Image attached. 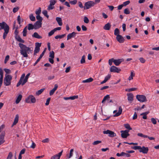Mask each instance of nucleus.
<instances>
[{
    "label": "nucleus",
    "mask_w": 159,
    "mask_h": 159,
    "mask_svg": "<svg viewBox=\"0 0 159 159\" xmlns=\"http://www.w3.org/2000/svg\"><path fill=\"white\" fill-rule=\"evenodd\" d=\"M4 29V32L3 35V38L5 39L9 32V27L8 25L4 22L0 23V30Z\"/></svg>",
    "instance_id": "obj_1"
},
{
    "label": "nucleus",
    "mask_w": 159,
    "mask_h": 159,
    "mask_svg": "<svg viewBox=\"0 0 159 159\" xmlns=\"http://www.w3.org/2000/svg\"><path fill=\"white\" fill-rule=\"evenodd\" d=\"M30 75V73H28L25 77V74H23L21 76L20 80L17 83L16 86H19L20 84L24 85L27 81L29 76Z\"/></svg>",
    "instance_id": "obj_2"
},
{
    "label": "nucleus",
    "mask_w": 159,
    "mask_h": 159,
    "mask_svg": "<svg viewBox=\"0 0 159 159\" xmlns=\"http://www.w3.org/2000/svg\"><path fill=\"white\" fill-rule=\"evenodd\" d=\"M19 46L21 50L20 53L23 55L24 57H27L28 56L27 53V52L29 50V48L27 47L25 45L22 43H19Z\"/></svg>",
    "instance_id": "obj_3"
},
{
    "label": "nucleus",
    "mask_w": 159,
    "mask_h": 159,
    "mask_svg": "<svg viewBox=\"0 0 159 159\" xmlns=\"http://www.w3.org/2000/svg\"><path fill=\"white\" fill-rule=\"evenodd\" d=\"M132 148L135 150H139L140 152H142L144 154H146L148 151V147H145L143 146L142 147L140 146H134L132 147Z\"/></svg>",
    "instance_id": "obj_4"
},
{
    "label": "nucleus",
    "mask_w": 159,
    "mask_h": 159,
    "mask_svg": "<svg viewBox=\"0 0 159 159\" xmlns=\"http://www.w3.org/2000/svg\"><path fill=\"white\" fill-rule=\"evenodd\" d=\"M12 79V77L11 75H6L4 80V85L6 86L10 85L11 84Z\"/></svg>",
    "instance_id": "obj_5"
},
{
    "label": "nucleus",
    "mask_w": 159,
    "mask_h": 159,
    "mask_svg": "<svg viewBox=\"0 0 159 159\" xmlns=\"http://www.w3.org/2000/svg\"><path fill=\"white\" fill-rule=\"evenodd\" d=\"M42 23L36 21L34 25L30 24V30L38 29L42 26Z\"/></svg>",
    "instance_id": "obj_6"
},
{
    "label": "nucleus",
    "mask_w": 159,
    "mask_h": 159,
    "mask_svg": "<svg viewBox=\"0 0 159 159\" xmlns=\"http://www.w3.org/2000/svg\"><path fill=\"white\" fill-rule=\"evenodd\" d=\"M95 5L93 1H88L85 3L84 9H89L91 7L94 6Z\"/></svg>",
    "instance_id": "obj_7"
},
{
    "label": "nucleus",
    "mask_w": 159,
    "mask_h": 159,
    "mask_svg": "<svg viewBox=\"0 0 159 159\" xmlns=\"http://www.w3.org/2000/svg\"><path fill=\"white\" fill-rule=\"evenodd\" d=\"M136 98L137 99L141 102H143L147 101L146 97L143 95H137Z\"/></svg>",
    "instance_id": "obj_8"
},
{
    "label": "nucleus",
    "mask_w": 159,
    "mask_h": 159,
    "mask_svg": "<svg viewBox=\"0 0 159 159\" xmlns=\"http://www.w3.org/2000/svg\"><path fill=\"white\" fill-rule=\"evenodd\" d=\"M104 134H108V136L110 137H113L116 136V134L114 132L109 130H107L106 131H103Z\"/></svg>",
    "instance_id": "obj_9"
},
{
    "label": "nucleus",
    "mask_w": 159,
    "mask_h": 159,
    "mask_svg": "<svg viewBox=\"0 0 159 159\" xmlns=\"http://www.w3.org/2000/svg\"><path fill=\"white\" fill-rule=\"evenodd\" d=\"M56 2V0H50V4L48 7V9L50 10L53 9L54 8L53 6L55 4Z\"/></svg>",
    "instance_id": "obj_10"
},
{
    "label": "nucleus",
    "mask_w": 159,
    "mask_h": 159,
    "mask_svg": "<svg viewBox=\"0 0 159 159\" xmlns=\"http://www.w3.org/2000/svg\"><path fill=\"white\" fill-rule=\"evenodd\" d=\"M129 130H126L124 131L121 130L120 132L121 134V137L123 138H126L129 135Z\"/></svg>",
    "instance_id": "obj_11"
},
{
    "label": "nucleus",
    "mask_w": 159,
    "mask_h": 159,
    "mask_svg": "<svg viewBox=\"0 0 159 159\" xmlns=\"http://www.w3.org/2000/svg\"><path fill=\"white\" fill-rule=\"evenodd\" d=\"M120 70H121L120 69H118L117 67L114 66H111L110 69V71L111 72L118 73Z\"/></svg>",
    "instance_id": "obj_12"
},
{
    "label": "nucleus",
    "mask_w": 159,
    "mask_h": 159,
    "mask_svg": "<svg viewBox=\"0 0 159 159\" xmlns=\"http://www.w3.org/2000/svg\"><path fill=\"white\" fill-rule=\"evenodd\" d=\"M122 109L121 107H119V110L118 112H117V110H115L113 111V113H116L114 115V116H120L122 112Z\"/></svg>",
    "instance_id": "obj_13"
},
{
    "label": "nucleus",
    "mask_w": 159,
    "mask_h": 159,
    "mask_svg": "<svg viewBox=\"0 0 159 159\" xmlns=\"http://www.w3.org/2000/svg\"><path fill=\"white\" fill-rule=\"evenodd\" d=\"M62 152L63 150H62L58 154H56L53 156H52L51 157V159H60V157L62 154Z\"/></svg>",
    "instance_id": "obj_14"
},
{
    "label": "nucleus",
    "mask_w": 159,
    "mask_h": 159,
    "mask_svg": "<svg viewBox=\"0 0 159 159\" xmlns=\"http://www.w3.org/2000/svg\"><path fill=\"white\" fill-rule=\"evenodd\" d=\"M128 96V100L130 102H132L133 100L134 96L133 94L131 93H128L127 94Z\"/></svg>",
    "instance_id": "obj_15"
},
{
    "label": "nucleus",
    "mask_w": 159,
    "mask_h": 159,
    "mask_svg": "<svg viewBox=\"0 0 159 159\" xmlns=\"http://www.w3.org/2000/svg\"><path fill=\"white\" fill-rule=\"evenodd\" d=\"M116 39L120 43H123L125 40L123 37L120 35L117 36L116 37Z\"/></svg>",
    "instance_id": "obj_16"
},
{
    "label": "nucleus",
    "mask_w": 159,
    "mask_h": 159,
    "mask_svg": "<svg viewBox=\"0 0 159 159\" xmlns=\"http://www.w3.org/2000/svg\"><path fill=\"white\" fill-rule=\"evenodd\" d=\"M123 59H122L114 60L113 61V62L115 65L118 66L120 64V63L123 61Z\"/></svg>",
    "instance_id": "obj_17"
},
{
    "label": "nucleus",
    "mask_w": 159,
    "mask_h": 159,
    "mask_svg": "<svg viewBox=\"0 0 159 159\" xmlns=\"http://www.w3.org/2000/svg\"><path fill=\"white\" fill-rule=\"evenodd\" d=\"M76 35V33L75 32H73L69 34H68L67 36V40H68L72 38H75Z\"/></svg>",
    "instance_id": "obj_18"
},
{
    "label": "nucleus",
    "mask_w": 159,
    "mask_h": 159,
    "mask_svg": "<svg viewBox=\"0 0 159 159\" xmlns=\"http://www.w3.org/2000/svg\"><path fill=\"white\" fill-rule=\"evenodd\" d=\"M58 86L57 84H55L54 85V88L50 92L49 95L50 96H52L54 94L55 91L57 89Z\"/></svg>",
    "instance_id": "obj_19"
},
{
    "label": "nucleus",
    "mask_w": 159,
    "mask_h": 159,
    "mask_svg": "<svg viewBox=\"0 0 159 159\" xmlns=\"http://www.w3.org/2000/svg\"><path fill=\"white\" fill-rule=\"evenodd\" d=\"M4 133H2L0 135V145L2 144L5 142L4 140Z\"/></svg>",
    "instance_id": "obj_20"
},
{
    "label": "nucleus",
    "mask_w": 159,
    "mask_h": 159,
    "mask_svg": "<svg viewBox=\"0 0 159 159\" xmlns=\"http://www.w3.org/2000/svg\"><path fill=\"white\" fill-rule=\"evenodd\" d=\"M111 77L110 75H108L105 77L104 80L101 82V84H103L107 82L110 79Z\"/></svg>",
    "instance_id": "obj_21"
},
{
    "label": "nucleus",
    "mask_w": 159,
    "mask_h": 159,
    "mask_svg": "<svg viewBox=\"0 0 159 159\" xmlns=\"http://www.w3.org/2000/svg\"><path fill=\"white\" fill-rule=\"evenodd\" d=\"M19 120V116L17 114L16 115L15 117V118L14 122L12 125V127L14 125H16L18 122Z\"/></svg>",
    "instance_id": "obj_22"
},
{
    "label": "nucleus",
    "mask_w": 159,
    "mask_h": 159,
    "mask_svg": "<svg viewBox=\"0 0 159 159\" xmlns=\"http://www.w3.org/2000/svg\"><path fill=\"white\" fill-rule=\"evenodd\" d=\"M111 27V25L109 23L106 24L103 27V29L106 30H109Z\"/></svg>",
    "instance_id": "obj_23"
},
{
    "label": "nucleus",
    "mask_w": 159,
    "mask_h": 159,
    "mask_svg": "<svg viewBox=\"0 0 159 159\" xmlns=\"http://www.w3.org/2000/svg\"><path fill=\"white\" fill-rule=\"evenodd\" d=\"M56 20L60 26H61L62 25V19L61 18L57 17L56 18Z\"/></svg>",
    "instance_id": "obj_24"
},
{
    "label": "nucleus",
    "mask_w": 159,
    "mask_h": 159,
    "mask_svg": "<svg viewBox=\"0 0 159 159\" xmlns=\"http://www.w3.org/2000/svg\"><path fill=\"white\" fill-rule=\"evenodd\" d=\"M32 36L36 38L40 39L42 38V36L39 35L37 33L35 32L34 34L32 35Z\"/></svg>",
    "instance_id": "obj_25"
},
{
    "label": "nucleus",
    "mask_w": 159,
    "mask_h": 159,
    "mask_svg": "<svg viewBox=\"0 0 159 159\" xmlns=\"http://www.w3.org/2000/svg\"><path fill=\"white\" fill-rule=\"evenodd\" d=\"M22 98V95L21 94L19 95L16 99V104H18L19 103V102L21 100Z\"/></svg>",
    "instance_id": "obj_26"
},
{
    "label": "nucleus",
    "mask_w": 159,
    "mask_h": 159,
    "mask_svg": "<svg viewBox=\"0 0 159 159\" xmlns=\"http://www.w3.org/2000/svg\"><path fill=\"white\" fill-rule=\"evenodd\" d=\"M93 80V79L92 78L90 77L88 79H86V80H83L82 82L83 83H89L92 82Z\"/></svg>",
    "instance_id": "obj_27"
},
{
    "label": "nucleus",
    "mask_w": 159,
    "mask_h": 159,
    "mask_svg": "<svg viewBox=\"0 0 159 159\" xmlns=\"http://www.w3.org/2000/svg\"><path fill=\"white\" fill-rule=\"evenodd\" d=\"M16 40L22 43H24V41L21 39V38L19 36H16Z\"/></svg>",
    "instance_id": "obj_28"
},
{
    "label": "nucleus",
    "mask_w": 159,
    "mask_h": 159,
    "mask_svg": "<svg viewBox=\"0 0 159 159\" xmlns=\"http://www.w3.org/2000/svg\"><path fill=\"white\" fill-rule=\"evenodd\" d=\"M110 98V97L109 96V95H107L105 96L104 98H103L102 102V103H103L104 102L106 101V100H108V101L109 100V99Z\"/></svg>",
    "instance_id": "obj_29"
},
{
    "label": "nucleus",
    "mask_w": 159,
    "mask_h": 159,
    "mask_svg": "<svg viewBox=\"0 0 159 159\" xmlns=\"http://www.w3.org/2000/svg\"><path fill=\"white\" fill-rule=\"evenodd\" d=\"M36 18L38 21H39V22H40L42 23L43 18L41 17L39 15H37L36 16Z\"/></svg>",
    "instance_id": "obj_30"
},
{
    "label": "nucleus",
    "mask_w": 159,
    "mask_h": 159,
    "mask_svg": "<svg viewBox=\"0 0 159 159\" xmlns=\"http://www.w3.org/2000/svg\"><path fill=\"white\" fill-rule=\"evenodd\" d=\"M36 100L35 97L32 96L30 95V102L32 103L35 102Z\"/></svg>",
    "instance_id": "obj_31"
},
{
    "label": "nucleus",
    "mask_w": 159,
    "mask_h": 159,
    "mask_svg": "<svg viewBox=\"0 0 159 159\" xmlns=\"http://www.w3.org/2000/svg\"><path fill=\"white\" fill-rule=\"evenodd\" d=\"M45 90L44 88H43L37 91L36 93V94L37 95H39L40 94Z\"/></svg>",
    "instance_id": "obj_32"
},
{
    "label": "nucleus",
    "mask_w": 159,
    "mask_h": 159,
    "mask_svg": "<svg viewBox=\"0 0 159 159\" xmlns=\"http://www.w3.org/2000/svg\"><path fill=\"white\" fill-rule=\"evenodd\" d=\"M120 33L119 30L118 28H116L114 30V34L116 36L120 35L119 34Z\"/></svg>",
    "instance_id": "obj_33"
},
{
    "label": "nucleus",
    "mask_w": 159,
    "mask_h": 159,
    "mask_svg": "<svg viewBox=\"0 0 159 159\" xmlns=\"http://www.w3.org/2000/svg\"><path fill=\"white\" fill-rule=\"evenodd\" d=\"M65 34H63L61 35H57L55 37V38L56 39H61L64 38L65 36Z\"/></svg>",
    "instance_id": "obj_34"
},
{
    "label": "nucleus",
    "mask_w": 159,
    "mask_h": 159,
    "mask_svg": "<svg viewBox=\"0 0 159 159\" xmlns=\"http://www.w3.org/2000/svg\"><path fill=\"white\" fill-rule=\"evenodd\" d=\"M17 20L19 25H20L22 22L23 21V19H21L20 16H18L17 17Z\"/></svg>",
    "instance_id": "obj_35"
},
{
    "label": "nucleus",
    "mask_w": 159,
    "mask_h": 159,
    "mask_svg": "<svg viewBox=\"0 0 159 159\" xmlns=\"http://www.w3.org/2000/svg\"><path fill=\"white\" fill-rule=\"evenodd\" d=\"M134 75L135 74L133 72H131L130 75L128 78V80H132L133 79V77L134 76Z\"/></svg>",
    "instance_id": "obj_36"
},
{
    "label": "nucleus",
    "mask_w": 159,
    "mask_h": 159,
    "mask_svg": "<svg viewBox=\"0 0 159 159\" xmlns=\"http://www.w3.org/2000/svg\"><path fill=\"white\" fill-rule=\"evenodd\" d=\"M137 89L136 88H132L130 89H125V91L126 92H131L132 91H135Z\"/></svg>",
    "instance_id": "obj_37"
},
{
    "label": "nucleus",
    "mask_w": 159,
    "mask_h": 159,
    "mask_svg": "<svg viewBox=\"0 0 159 159\" xmlns=\"http://www.w3.org/2000/svg\"><path fill=\"white\" fill-rule=\"evenodd\" d=\"M124 126L125 128L128 129L129 130H132V129L130 127V125L128 124H124Z\"/></svg>",
    "instance_id": "obj_38"
},
{
    "label": "nucleus",
    "mask_w": 159,
    "mask_h": 159,
    "mask_svg": "<svg viewBox=\"0 0 159 159\" xmlns=\"http://www.w3.org/2000/svg\"><path fill=\"white\" fill-rule=\"evenodd\" d=\"M85 57L84 55L82 56L80 61V63L81 64H83L85 62Z\"/></svg>",
    "instance_id": "obj_39"
},
{
    "label": "nucleus",
    "mask_w": 159,
    "mask_h": 159,
    "mask_svg": "<svg viewBox=\"0 0 159 159\" xmlns=\"http://www.w3.org/2000/svg\"><path fill=\"white\" fill-rule=\"evenodd\" d=\"M13 156V154L11 152H9L7 159H11Z\"/></svg>",
    "instance_id": "obj_40"
},
{
    "label": "nucleus",
    "mask_w": 159,
    "mask_h": 159,
    "mask_svg": "<svg viewBox=\"0 0 159 159\" xmlns=\"http://www.w3.org/2000/svg\"><path fill=\"white\" fill-rule=\"evenodd\" d=\"M40 48H35L34 51V55H35L36 53H38L40 51Z\"/></svg>",
    "instance_id": "obj_41"
},
{
    "label": "nucleus",
    "mask_w": 159,
    "mask_h": 159,
    "mask_svg": "<svg viewBox=\"0 0 159 159\" xmlns=\"http://www.w3.org/2000/svg\"><path fill=\"white\" fill-rule=\"evenodd\" d=\"M151 120L152 123L154 125H156L157 123V121L154 118H152L151 119Z\"/></svg>",
    "instance_id": "obj_42"
},
{
    "label": "nucleus",
    "mask_w": 159,
    "mask_h": 159,
    "mask_svg": "<svg viewBox=\"0 0 159 159\" xmlns=\"http://www.w3.org/2000/svg\"><path fill=\"white\" fill-rule=\"evenodd\" d=\"M27 27H26L24 29L23 31V35L24 36H25L26 35Z\"/></svg>",
    "instance_id": "obj_43"
},
{
    "label": "nucleus",
    "mask_w": 159,
    "mask_h": 159,
    "mask_svg": "<svg viewBox=\"0 0 159 159\" xmlns=\"http://www.w3.org/2000/svg\"><path fill=\"white\" fill-rule=\"evenodd\" d=\"M41 8L40 7H39V9L36 11V12H35L36 14L37 15H39L40 13H41Z\"/></svg>",
    "instance_id": "obj_44"
},
{
    "label": "nucleus",
    "mask_w": 159,
    "mask_h": 159,
    "mask_svg": "<svg viewBox=\"0 0 159 159\" xmlns=\"http://www.w3.org/2000/svg\"><path fill=\"white\" fill-rule=\"evenodd\" d=\"M49 57L51 58H54V53L53 51H52V52H50V54L49 56Z\"/></svg>",
    "instance_id": "obj_45"
},
{
    "label": "nucleus",
    "mask_w": 159,
    "mask_h": 159,
    "mask_svg": "<svg viewBox=\"0 0 159 159\" xmlns=\"http://www.w3.org/2000/svg\"><path fill=\"white\" fill-rule=\"evenodd\" d=\"M84 22L86 23H88L89 22V20L86 16H84Z\"/></svg>",
    "instance_id": "obj_46"
},
{
    "label": "nucleus",
    "mask_w": 159,
    "mask_h": 159,
    "mask_svg": "<svg viewBox=\"0 0 159 159\" xmlns=\"http://www.w3.org/2000/svg\"><path fill=\"white\" fill-rule=\"evenodd\" d=\"M130 11L128 8L125 9L124 10V13L126 14H128L130 13Z\"/></svg>",
    "instance_id": "obj_47"
},
{
    "label": "nucleus",
    "mask_w": 159,
    "mask_h": 159,
    "mask_svg": "<svg viewBox=\"0 0 159 159\" xmlns=\"http://www.w3.org/2000/svg\"><path fill=\"white\" fill-rule=\"evenodd\" d=\"M78 98V95H75L73 96H71L70 97V99L71 100H73L75 99H77Z\"/></svg>",
    "instance_id": "obj_48"
},
{
    "label": "nucleus",
    "mask_w": 159,
    "mask_h": 159,
    "mask_svg": "<svg viewBox=\"0 0 159 159\" xmlns=\"http://www.w3.org/2000/svg\"><path fill=\"white\" fill-rule=\"evenodd\" d=\"M73 151L74 149H72L70 150V151L69 156L68 157V158H70L73 156Z\"/></svg>",
    "instance_id": "obj_49"
},
{
    "label": "nucleus",
    "mask_w": 159,
    "mask_h": 159,
    "mask_svg": "<svg viewBox=\"0 0 159 159\" xmlns=\"http://www.w3.org/2000/svg\"><path fill=\"white\" fill-rule=\"evenodd\" d=\"M101 142L102 141H101L97 140L94 141L93 143V145H96L101 143Z\"/></svg>",
    "instance_id": "obj_50"
},
{
    "label": "nucleus",
    "mask_w": 159,
    "mask_h": 159,
    "mask_svg": "<svg viewBox=\"0 0 159 159\" xmlns=\"http://www.w3.org/2000/svg\"><path fill=\"white\" fill-rule=\"evenodd\" d=\"M41 45V43H35V47L36 48H40V47Z\"/></svg>",
    "instance_id": "obj_51"
},
{
    "label": "nucleus",
    "mask_w": 159,
    "mask_h": 159,
    "mask_svg": "<svg viewBox=\"0 0 159 159\" xmlns=\"http://www.w3.org/2000/svg\"><path fill=\"white\" fill-rule=\"evenodd\" d=\"M137 135L139 136L142 137H143L144 138H146V137H147V136H146L147 135H144L141 133H138L137 134Z\"/></svg>",
    "instance_id": "obj_52"
},
{
    "label": "nucleus",
    "mask_w": 159,
    "mask_h": 159,
    "mask_svg": "<svg viewBox=\"0 0 159 159\" xmlns=\"http://www.w3.org/2000/svg\"><path fill=\"white\" fill-rule=\"evenodd\" d=\"M46 48H45V49L43 50V52L42 53L40 54L39 57V58H40V59H41V58L44 55V53L46 51Z\"/></svg>",
    "instance_id": "obj_53"
},
{
    "label": "nucleus",
    "mask_w": 159,
    "mask_h": 159,
    "mask_svg": "<svg viewBox=\"0 0 159 159\" xmlns=\"http://www.w3.org/2000/svg\"><path fill=\"white\" fill-rule=\"evenodd\" d=\"M19 8L18 7H15L13 9V11L14 13H16L19 10Z\"/></svg>",
    "instance_id": "obj_54"
},
{
    "label": "nucleus",
    "mask_w": 159,
    "mask_h": 159,
    "mask_svg": "<svg viewBox=\"0 0 159 159\" xmlns=\"http://www.w3.org/2000/svg\"><path fill=\"white\" fill-rule=\"evenodd\" d=\"M9 56L8 55H7L6 57L4 62L5 64H6L7 63V61L9 60Z\"/></svg>",
    "instance_id": "obj_55"
},
{
    "label": "nucleus",
    "mask_w": 159,
    "mask_h": 159,
    "mask_svg": "<svg viewBox=\"0 0 159 159\" xmlns=\"http://www.w3.org/2000/svg\"><path fill=\"white\" fill-rule=\"evenodd\" d=\"M43 14L45 16H46V17H47V18H48V17H49V16L47 14V11L46 10H44V11H43V12H42Z\"/></svg>",
    "instance_id": "obj_56"
},
{
    "label": "nucleus",
    "mask_w": 159,
    "mask_h": 159,
    "mask_svg": "<svg viewBox=\"0 0 159 159\" xmlns=\"http://www.w3.org/2000/svg\"><path fill=\"white\" fill-rule=\"evenodd\" d=\"M54 76L53 75H52L49 76L48 78V80H51L54 79Z\"/></svg>",
    "instance_id": "obj_57"
},
{
    "label": "nucleus",
    "mask_w": 159,
    "mask_h": 159,
    "mask_svg": "<svg viewBox=\"0 0 159 159\" xmlns=\"http://www.w3.org/2000/svg\"><path fill=\"white\" fill-rule=\"evenodd\" d=\"M124 154H125V152H122L120 153H118L116 154V156L117 157H120L121 156H123L124 155Z\"/></svg>",
    "instance_id": "obj_58"
},
{
    "label": "nucleus",
    "mask_w": 159,
    "mask_h": 159,
    "mask_svg": "<svg viewBox=\"0 0 159 159\" xmlns=\"http://www.w3.org/2000/svg\"><path fill=\"white\" fill-rule=\"evenodd\" d=\"M30 20L32 21H34L35 20V18L33 16L32 14H30Z\"/></svg>",
    "instance_id": "obj_59"
},
{
    "label": "nucleus",
    "mask_w": 159,
    "mask_h": 159,
    "mask_svg": "<svg viewBox=\"0 0 159 159\" xmlns=\"http://www.w3.org/2000/svg\"><path fill=\"white\" fill-rule=\"evenodd\" d=\"M54 32H55L53 30H52L51 31H50L48 33V36H51L52 35L54 34Z\"/></svg>",
    "instance_id": "obj_60"
},
{
    "label": "nucleus",
    "mask_w": 159,
    "mask_h": 159,
    "mask_svg": "<svg viewBox=\"0 0 159 159\" xmlns=\"http://www.w3.org/2000/svg\"><path fill=\"white\" fill-rule=\"evenodd\" d=\"M114 60L113 58H111L109 59L108 61L109 64L110 66H111L112 64V63Z\"/></svg>",
    "instance_id": "obj_61"
},
{
    "label": "nucleus",
    "mask_w": 159,
    "mask_h": 159,
    "mask_svg": "<svg viewBox=\"0 0 159 159\" xmlns=\"http://www.w3.org/2000/svg\"><path fill=\"white\" fill-rule=\"evenodd\" d=\"M130 3V1H127L126 2H124L123 3V5L124 6H126L128 5Z\"/></svg>",
    "instance_id": "obj_62"
},
{
    "label": "nucleus",
    "mask_w": 159,
    "mask_h": 159,
    "mask_svg": "<svg viewBox=\"0 0 159 159\" xmlns=\"http://www.w3.org/2000/svg\"><path fill=\"white\" fill-rule=\"evenodd\" d=\"M35 144L33 141H32V143L31 145L30 146V148H32L33 149H34L35 148Z\"/></svg>",
    "instance_id": "obj_63"
},
{
    "label": "nucleus",
    "mask_w": 159,
    "mask_h": 159,
    "mask_svg": "<svg viewBox=\"0 0 159 159\" xmlns=\"http://www.w3.org/2000/svg\"><path fill=\"white\" fill-rule=\"evenodd\" d=\"M139 60L142 63H144L145 62V60L143 57H140Z\"/></svg>",
    "instance_id": "obj_64"
}]
</instances>
